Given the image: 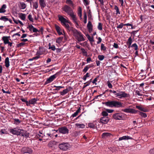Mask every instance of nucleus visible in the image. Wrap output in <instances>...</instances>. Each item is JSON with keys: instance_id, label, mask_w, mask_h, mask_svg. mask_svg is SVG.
Here are the masks:
<instances>
[{"instance_id": "1", "label": "nucleus", "mask_w": 154, "mask_h": 154, "mask_svg": "<svg viewBox=\"0 0 154 154\" xmlns=\"http://www.w3.org/2000/svg\"><path fill=\"white\" fill-rule=\"evenodd\" d=\"M103 104H105L106 106L110 107L118 108L120 107H123V103L121 102L115 101L111 100L108 101L104 102H103Z\"/></svg>"}, {"instance_id": "2", "label": "nucleus", "mask_w": 154, "mask_h": 154, "mask_svg": "<svg viewBox=\"0 0 154 154\" xmlns=\"http://www.w3.org/2000/svg\"><path fill=\"white\" fill-rule=\"evenodd\" d=\"M70 31L72 32L74 36L78 42H80L85 40V37L80 32L73 28Z\"/></svg>"}, {"instance_id": "3", "label": "nucleus", "mask_w": 154, "mask_h": 154, "mask_svg": "<svg viewBox=\"0 0 154 154\" xmlns=\"http://www.w3.org/2000/svg\"><path fill=\"white\" fill-rule=\"evenodd\" d=\"M112 93H113L116 97L119 99L123 98L130 97V95L129 94H127L125 91H120L119 90L115 91L113 90Z\"/></svg>"}, {"instance_id": "4", "label": "nucleus", "mask_w": 154, "mask_h": 154, "mask_svg": "<svg viewBox=\"0 0 154 154\" xmlns=\"http://www.w3.org/2000/svg\"><path fill=\"white\" fill-rule=\"evenodd\" d=\"M58 18L59 21H60L62 24L69 31H70L72 28L70 27L69 25L67 23H68V21L61 15H59Z\"/></svg>"}, {"instance_id": "5", "label": "nucleus", "mask_w": 154, "mask_h": 154, "mask_svg": "<svg viewBox=\"0 0 154 154\" xmlns=\"http://www.w3.org/2000/svg\"><path fill=\"white\" fill-rule=\"evenodd\" d=\"M125 114L121 112H117L112 115V117L113 119L116 120H123L125 118Z\"/></svg>"}, {"instance_id": "6", "label": "nucleus", "mask_w": 154, "mask_h": 154, "mask_svg": "<svg viewBox=\"0 0 154 154\" xmlns=\"http://www.w3.org/2000/svg\"><path fill=\"white\" fill-rule=\"evenodd\" d=\"M59 149L63 151H66L70 147V144L68 143L63 142L58 144Z\"/></svg>"}, {"instance_id": "7", "label": "nucleus", "mask_w": 154, "mask_h": 154, "mask_svg": "<svg viewBox=\"0 0 154 154\" xmlns=\"http://www.w3.org/2000/svg\"><path fill=\"white\" fill-rule=\"evenodd\" d=\"M59 74L60 72H57L55 74L50 76L49 78L47 79L46 81L45 82L44 84V85H46L47 84L51 82H52L54 81L57 77L59 75Z\"/></svg>"}, {"instance_id": "8", "label": "nucleus", "mask_w": 154, "mask_h": 154, "mask_svg": "<svg viewBox=\"0 0 154 154\" xmlns=\"http://www.w3.org/2000/svg\"><path fill=\"white\" fill-rule=\"evenodd\" d=\"M59 133L63 134H68L69 130L66 126L61 127L58 128Z\"/></svg>"}, {"instance_id": "9", "label": "nucleus", "mask_w": 154, "mask_h": 154, "mask_svg": "<svg viewBox=\"0 0 154 154\" xmlns=\"http://www.w3.org/2000/svg\"><path fill=\"white\" fill-rule=\"evenodd\" d=\"M63 11L65 12L68 15L73 12V11L72 8L69 6L66 5L62 8Z\"/></svg>"}, {"instance_id": "10", "label": "nucleus", "mask_w": 154, "mask_h": 154, "mask_svg": "<svg viewBox=\"0 0 154 154\" xmlns=\"http://www.w3.org/2000/svg\"><path fill=\"white\" fill-rule=\"evenodd\" d=\"M21 152L23 153L31 154L32 153L33 150L30 147H24L21 149Z\"/></svg>"}, {"instance_id": "11", "label": "nucleus", "mask_w": 154, "mask_h": 154, "mask_svg": "<svg viewBox=\"0 0 154 154\" xmlns=\"http://www.w3.org/2000/svg\"><path fill=\"white\" fill-rule=\"evenodd\" d=\"M122 111L127 113H137V111L135 109L130 108L123 109L122 110Z\"/></svg>"}, {"instance_id": "12", "label": "nucleus", "mask_w": 154, "mask_h": 154, "mask_svg": "<svg viewBox=\"0 0 154 154\" xmlns=\"http://www.w3.org/2000/svg\"><path fill=\"white\" fill-rule=\"evenodd\" d=\"M109 119H108V117H103L100 119L99 122L103 124H106L109 121Z\"/></svg>"}, {"instance_id": "13", "label": "nucleus", "mask_w": 154, "mask_h": 154, "mask_svg": "<svg viewBox=\"0 0 154 154\" xmlns=\"http://www.w3.org/2000/svg\"><path fill=\"white\" fill-rule=\"evenodd\" d=\"M20 130L21 131H20V135L22 137H24L26 138L29 137V134L26 131L23 130Z\"/></svg>"}, {"instance_id": "14", "label": "nucleus", "mask_w": 154, "mask_h": 154, "mask_svg": "<svg viewBox=\"0 0 154 154\" xmlns=\"http://www.w3.org/2000/svg\"><path fill=\"white\" fill-rule=\"evenodd\" d=\"M70 17H71L72 19L73 22L75 23L76 25L77 26H79V25L77 22V18L76 17V15L74 14V12L72 13L69 14Z\"/></svg>"}, {"instance_id": "15", "label": "nucleus", "mask_w": 154, "mask_h": 154, "mask_svg": "<svg viewBox=\"0 0 154 154\" xmlns=\"http://www.w3.org/2000/svg\"><path fill=\"white\" fill-rule=\"evenodd\" d=\"M19 129L17 130L12 129L10 130V132L13 134L20 135V131H21Z\"/></svg>"}, {"instance_id": "16", "label": "nucleus", "mask_w": 154, "mask_h": 154, "mask_svg": "<svg viewBox=\"0 0 154 154\" xmlns=\"http://www.w3.org/2000/svg\"><path fill=\"white\" fill-rule=\"evenodd\" d=\"M27 28L29 29V31L31 32L32 31L33 32H36L38 31V30L34 27L31 24L29 25Z\"/></svg>"}, {"instance_id": "17", "label": "nucleus", "mask_w": 154, "mask_h": 154, "mask_svg": "<svg viewBox=\"0 0 154 154\" xmlns=\"http://www.w3.org/2000/svg\"><path fill=\"white\" fill-rule=\"evenodd\" d=\"M39 3L42 9H43L46 6L45 0H39Z\"/></svg>"}, {"instance_id": "18", "label": "nucleus", "mask_w": 154, "mask_h": 154, "mask_svg": "<svg viewBox=\"0 0 154 154\" xmlns=\"http://www.w3.org/2000/svg\"><path fill=\"white\" fill-rule=\"evenodd\" d=\"M37 101V99L34 98L28 101V103L29 104V106H30V104L34 105L36 103Z\"/></svg>"}, {"instance_id": "19", "label": "nucleus", "mask_w": 154, "mask_h": 154, "mask_svg": "<svg viewBox=\"0 0 154 154\" xmlns=\"http://www.w3.org/2000/svg\"><path fill=\"white\" fill-rule=\"evenodd\" d=\"M123 26H132V24L129 23H127L126 24H123L122 23H121L120 24L117 26V28L118 29H121L122 28Z\"/></svg>"}, {"instance_id": "20", "label": "nucleus", "mask_w": 154, "mask_h": 154, "mask_svg": "<svg viewBox=\"0 0 154 154\" xmlns=\"http://www.w3.org/2000/svg\"><path fill=\"white\" fill-rule=\"evenodd\" d=\"M55 27L57 33L59 35H60L63 34L60 31H61V29L59 26L55 25Z\"/></svg>"}, {"instance_id": "21", "label": "nucleus", "mask_w": 154, "mask_h": 154, "mask_svg": "<svg viewBox=\"0 0 154 154\" xmlns=\"http://www.w3.org/2000/svg\"><path fill=\"white\" fill-rule=\"evenodd\" d=\"M111 135V134L107 132H104L101 135V137L103 139L105 138L108 137H110Z\"/></svg>"}, {"instance_id": "22", "label": "nucleus", "mask_w": 154, "mask_h": 154, "mask_svg": "<svg viewBox=\"0 0 154 154\" xmlns=\"http://www.w3.org/2000/svg\"><path fill=\"white\" fill-rule=\"evenodd\" d=\"M5 67L8 68L10 66V61H9V59L8 57H6L5 60Z\"/></svg>"}, {"instance_id": "23", "label": "nucleus", "mask_w": 154, "mask_h": 154, "mask_svg": "<svg viewBox=\"0 0 154 154\" xmlns=\"http://www.w3.org/2000/svg\"><path fill=\"white\" fill-rule=\"evenodd\" d=\"M7 8V6L5 4L3 5L1 8H0V13H4L6 12V10L5 9Z\"/></svg>"}, {"instance_id": "24", "label": "nucleus", "mask_w": 154, "mask_h": 154, "mask_svg": "<svg viewBox=\"0 0 154 154\" xmlns=\"http://www.w3.org/2000/svg\"><path fill=\"white\" fill-rule=\"evenodd\" d=\"M131 139H132L131 137L128 136H125L122 137H119V140L120 141L122 140H127Z\"/></svg>"}, {"instance_id": "25", "label": "nucleus", "mask_w": 154, "mask_h": 154, "mask_svg": "<svg viewBox=\"0 0 154 154\" xmlns=\"http://www.w3.org/2000/svg\"><path fill=\"white\" fill-rule=\"evenodd\" d=\"M2 39L4 41V43L5 44H8L9 42L8 37L7 36H4L2 38Z\"/></svg>"}, {"instance_id": "26", "label": "nucleus", "mask_w": 154, "mask_h": 154, "mask_svg": "<svg viewBox=\"0 0 154 154\" xmlns=\"http://www.w3.org/2000/svg\"><path fill=\"white\" fill-rule=\"evenodd\" d=\"M80 110L81 109L80 108H79L72 115L71 117H76L80 112Z\"/></svg>"}, {"instance_id": "27", "label": "nucleus", "mask_w": 154, "mask_h": 154, "mask_svg": "<svg viewBox=\"0 0 154 154\" xmlns=\"http://www.w3.org/2000/svg\"><path fill=\"white\" fill-rule=\"evenodd\" d=\"M78 16L79 17L82 19V10L81 7H79L78 9Z\"/></svg>"}, {"instance_id": "28", "label": "nucleus", "mask_w": 154, "mask_h": 154, "mask_svg": "<svg viewBox=\"0 0 154 154\" xmlns=\"http://www.w3.org/2000/svg\"><path fill=\"white\" fill-rule=\"evenodd\" d=\"M58 143L57 142L55 141H53L52 142H50L48 144V146L49 147H52V144L57 145Z\"/></svg>"}, {"instance_id": "29", "label": "nucleus", "mask_w": 154, "mask_h": 154, "mask_svg": "<svg viewBox=\"0 0 154 154\" xmlns=\"http://www.w3.org/2000/svg\"><path fill=\"white\" fill-rule=\"evenodd\" d=\"M75 126L79 128H83L85 127V125L83 124L76 123L75 124Z\"/></svg>"}, {"instance_id": "30", "label": "nucleus", "mask_w": 154, "mask_h": 154, "mask_svg": "<svg viewBox=\"0 0 154 154\" xmlns=\"http://www.w3.org/2000/svg\"><path fill=\"white\" fill-rule=\"evenodd\" d=\"M63 37H59L57 38V39H56V42L58 43V44H60L61 43V42H62V40L63 39Z\"/></svg>"}, {"instance_id": "31", "label": "nucleus", "mask_w": 154, "mask_h": 154, "mask_svg": "<svg viewBox=\"0 0 154 154\" xmlns=\"http://www.w3.org/2000/svg\"><path fill=\"white\" fill-rule=\"evenodd\" d=\"M20 100L22 101L25 102L27 106H29V104L28 103V101L27 100L26 98H21L20 99Z\"/></svg>"}, {"instance_id": "32", "label": "nucleus", "mask_w": 154, "mask_h": 154, "mask_svg": "<svg viewBox=\"0 0 154 154\" xmlns=\"http://www.w3.org/2000/svg\"><path fill=\"white\" fill-rule=\"evenodd\" d=\"M88 40L91 42H92L94 41V38L93 37H91L88 34L86 35Z\"/></svg>"}, {"instance_id": "33", "label": "nucleus", "mask_w": 154, "mask_h": 154, "mask_svg": "<svg viewBox=\"0 0 154 154\" xmlns=\"http://www.w3.org/2000/svg\"><path fill=\"white\" fill-rule=\"evenodd\" d=\"M68 92L67 89L64 90L60 92V94L62 96L64 95L65 94H67Z\"/></svg>"}, {"instance_id": "34", "label": "nucleus", "mask_w": 154, "mask_h": 154, "mask_svg": "<svg viewBox=\"0 0 154 154\" xmlns=\"http://www.w3.org/2000/svg\"><path fill=\"white\" fill-rule=\"evenodd\" d=\"M49 49H51L52 50L54 51L55 50V47L54 45H51L50 43L48 44Z\"/></svg>"}, {"instance_id": "35", "label": "nucleus", "mask_w": 154, "mask_h": 154, "mask_svg": "<svg viewBox=\"0 0 154 154\" xmlns=\"http://www.w3.org/2000/svg\"><path fill=\"white\" fill-rule=\"evenodd\" d=\"M20 8L21 9H24L26 7V5L23 2H20Z\"/></svg>"}, {"instance_id": "36", "label": "nucleus", "mask_w": 154, "mask_h": 154, "mask_svg": "<svg viewBox=\"0 0 154 154\" xmlns=\"http://www.w3.org/2000/svg\"><path fill=\"white\" fill-rule=\"evenodd\" d=\"M66 3L68 5H70L71 6L73 7L74 4L73 3L72 1L71 0H67L66 1Z\"/></svg>"}, {"instance_id": "37", "label": "nucleus", "mask_w": 154, "mask_h": 154, "mask_svg": "<svg viewBox=\"0 0 154 154\" xmlns=\"http://www.w3.org/2000/svg\"><path fill=\"white\" fill-rule=\"evenodd\" d=\"M0 20L4 21H6L9 20V19L6 16H2L0 18Z\"/></svg>"}, {"instance_id": "38", "label": "nucleus", "mask_w": 154, "mask_h": 154, "mask_svg": "<svg viewBox=\"0 0 154 154\" xmlns=\"http://www.w3.org/2000/svg\"><path fill=\"white\" fill-rule=\"evenodd\" d=\"M114 9L116 11V14H120V12L119 10L118 7L117 5H115Z\"/></svg>"}, {"instance_id": "39", "label": "nucleus", "mask_w": 154, "mask_h": 154, "mask_svg": "<svg viewBox=\"0 0 154 154\" xmlns=\"http://www.w3.org/2000/svg\"><path fill=\"white\" fill-rule=\"evenodd\" d=\"M25 14L23 13L20 14V17L23 20H24L26 19Z\"/></svg>"}, {"instance_id": "40", "label": "nucleus", "mask_w": 154, "mask_h": 154, "mask_svg": "<svg viewBox=\"0 0 154 154\" xmlns=\"http://www.w3.org/2000/svg\"><path fill=\"white\" fill-rule=\"evenodd\" d=\"M54 88H55L54 89V90L56 91H59L61 88H63L64 87L61 86H56L54 85Z\"/></svg>"}, {"instance_id": "41", "label": "nucleus", "mask_w": 154, "mask_h": 154, "mask_svg": "<svg viewBox=\"0 0 154 154\" xmlns=\"http://www.w3.org/2000/svg\"><path fill=\"white\" fill-rule=\"evenodd\" d=\"M81 50L82 51V53L83 56H88V54L87 52L85 50L84 48H81Z\"/></svg>"}, {"instance_id": "42", "label": "nucleus", "mask_w": 154, "mask_h": 154, "mask_svg": "<svg viewBox=\"0 0 154 154\" xmlns=\"http://www.w3.org/2000/svg\"><path fill=\"white\" fill-rule=\"evenodd\" d=\"M13 20L14 22L16 23V24H18V23H20L21 25L22 26H23V23L19 20H16L14 19V18H13Z\"/></svg>"}, {"instance_id": "43", "label": "nucleus", "mask_w": 154, "mask_h": 154, "mask_svg": "<svg viewBox=\"0 0 154 154\" xmlns=\"http://www.w3.org/2000/svg\"><path fill=\"white\" fill-rule=\"evenodd\" d=\"M14 123L16 125H18L20 123V121L19 119H14Z\"/></svg>"}, {"instance_id": "44", "label": "nucleus", "mask_w": 154, "mask_h": 154, "mask_svg": "<svg viewBox=\"0 0 154 154\" xmlns=\"http://www.w3.org/2000/svg\"><path fill=\"white\" fill-rule=\"evenodd\" d=\"M131 47L132 48H134V50H137L138 49V46L136 43L133 44L131 45Z\"/></svg>"}, {"instance_id": "45", "label": "nucleus", "mask_w": 154, "mask_h": 154, "mask_svg": "<svg viewBox=\"0 0 154 154\" xmlns=\"http://www.w3.org/2000/svg\"><path fill=\"white\" fill-rule=\"evenodd\" d=\"M0 134H7V131L5 129H2L0 131Z\"/></svg>"}, {"instance_id": "46", "label": "nucleus", "mask_w": 154, "mask_h": 154, "mask_svg": "<svg viewBox=\"0 0 154 154\" xmlns=\"http://www.w3.org/2000/svg\"><path fill=\"white\" fill-rule=\"evenodd\" d=\"M97 28L100 31L102 30V23H98Z\"/></svg>"}, {"instance_id": "47", "label": "nucleus", "mask_w": 154, "mask_h": 154, "mask_svg": "<svg viewBox=\"0 0 154 154\" xmlns=\"http://www.w3.org/2000/svg\"><path fill=\"white\" fill-rule=\"evenodd\" d=\"M90 76V74H89V73L87 72L86 73V75L83 76V79L85 81L86 80V78L87 77H89Z\"/></svg>"}, {"instance_id": "48", "label": "nucleus", "mask_w": 154, "mask_h": 154, "mask_svg": "<svg viewBox=\"0 0 154 154\" xmlns=\"http://www.w3.org/2000/svg\"><path fill=\"white\" fill-rule=\"evenodd\" d=\"M106 48L104 46V44L103 43L101 44V50L103 51H106Z\"/></svg>"}, {"instance_id": "49", "label": "nucleus", "mask_w": 154, "mask_h": 154, "mask_svg": "<svg viewBox=\"0 0 154 154\" xmlns=\"http://www.w3.org/2000/svg\"><path fill=\"white\" fill-rule=\"evenodd\" d=\"M33 6L35 9H36L38 7V2H33Z\"/></svg>"}, {"instance_id": "50", "label": "nucleus", "mask_w": 154, "mask_h": 154, "mask_svg": "<svg viewBox=\"0 0 154 154\" xmlns=\"http://www.w3.org/2000/svg\"><path fill=\"white\" fill-rule=\"evenodd\" d=\"M101 114L104 117H106L108 115V113L106 111H103L102 112Z\"/></svg>"}, {"instance_id": "51", "label": "nucleus", "mask_w": 154, "mask_h": 154, "mask_svg": "<svg viewBox=\"0 0 154 154\" xmlns=\"http://www.w3.org/2000/svg\"><path fill=\"white\" fill-rule=\"evenodd\" d=\"M139 115L143 118H146L147 117L146 114L145 113L143 112H140Z\"/></svg>"}, {"instance_id": "52", "label": "nucleus", "mask_w": 154, "mask_h": 154, "mask_svg": "<svg viewBox=\"0 0 154 154\" xmlns=\"http://www.w3.org/2000/svg\"><path fill=\"white\" fill-rule=\"evenodd\" d=\"M88 126L91 128H94L95 126L94 124L92 123H90L88 124Z\"/></svg>"}, {"instance_id": "53", "label": "nucleus", "mask_w": 154, "mask_h": 154, "mask_svg": "<svg viewBox=\"0 0 154 154\" xmlns=\"http://www.w3.org/2000/svg\"><path fill=\"white\" fill-rule=\"evenodd\" d=\"M93 27V26L91 22L90 21H89L88 22V24L87 25V28H88L89 27Z\"/></svg>"}, {"instance_id": "54", "label": "nucleus", "mask_w": 154, "mask_h": 154, "mask_svg": "<svg viewBox=\"0 0 154 154\" xmlns=\"http://www.w3.org/2000/svg\"><path fill=\"white\" fill-rule=\"evenodd\" d=\"M132 41L131 37H130L128 39V41L127 42V44H131Z\"/></svg>"}, {"instance_id": "55", "label": "nucleus", "mask_w": 154, "mask_h": 154, "mask_svg": "<svg viewBox=\"0 0 154 154\" xmlns=\"http://www.w3.org/2000/svg\"><path fill=\"white\" fill-rule=\"evenodd\" d=\"M98 58L100 60H102L104 58V56L103 55H99Z\"/></svg>"}, {"instance_id": "56", "label": "nucleus", "mask_w": 154, "mask_h": 154, "mask_svg": "<svg viewBox=\"0 0 154 154\" xmlns=\"http://www.w3.org/2000/svg\"><path fill=\"white\" fill-rule=\"evenodd\" d=\"M28 18L29 20L31 22H33V20L32 18V15L31 14H29L28 16Z\"/></svg>"}, {"instance_id": "57", "label": "nucleus", "mask_w": 154, "mask_h": 154, "mask_svg": "<svg viewBox=\"0 0 154 154\" xmlns=\"http://www.w3.org/2000/svg\"><path fill=\"white\" fill-rule=\"evenodd\" d=\"M84 23L85 24L87 22V16L85 13L84 14Z\"/></svg>"}, {"instance_id": "58", "label": "nucleus", "mask_w": 154, "mask_h": 154, "mask_svg": "<svg viewBox=\"0 0 154 154\" xmlns=\"http://www.w3.org/2000/svg\"><path fill=\"white\" fill-rule=\"evenodd\" d=\"M99 76H98L94 79V80L92 82V83L93 84H95L96 85H97V83H96V82L97 81V79L99 78Z\"/></svg>"}, {"instance_id": "59", "label": "nucleus", "mask_w": 154, "mask_h": 154, "mask_svg": "<svg viewBox=\"0 0 154 154\" xmlns=\"http://www.w3.org/2000/svg\"><path fill=\"white\" fill-rule=\"evenodd\" d=\"M107 85L109 88H112V85L109 82V81H108V82H107Z\"/></svg>"}, {"instance_id": "60", "label": "nucleus", "mask_w": 154, "mask_h": 154, "mask_svg": "<svg viewBox=\"0 0 154 154\" xmlns=\"http://www.w3.org/2000/svg\"><path fill=\"white\" fill-rule=\"evenodd\" d=\"M88 69H89L88 68V67L87 66H86L83 69L82 71H83V72H84L85 73L88 71Z\"/></svg>"}, {"instance_id": "61", "label": "nucleus", "mask_w": 154, "mask_h": 154, "mask_svg": "<svg viewBox=\"0 0 154 154\" xmlns=\"http://www.w3.org/2000/svg\"><path fill=\"white\" fill-rule=\"evenodd\" d=\"M83 2L85 5H87L89 4V2L88 0H83Z\"/></svg>"}, {"instance_id": "62", "label": "nucleus", "mask_w": 154, "mask_h": 154, "mask_svg": "<svg viewBox=\"0 0 154 154\" xmlns=\"http://www.w3.org/2000/svg\"><path fill=\"white\" fill-rule=\"evenodd\" d=\"M25 43H20L17 45V47H20L22 46L23 45H25Z\"/></svg>"}, {"instance_id": "63", "label": "nucleus", "mask_w": 154, "mask_h": 154, "mask_svg": "<svg viewBox=\"0 0 154 154\" xmlns=\"http://www.w3.org/2000/svg\"><path fill=\"white\" fill-rule=\"evenodd\" d=\"M135 93L136 94H137V95L140 96H142V94L140 93V91L138 90H136L135 91Z\"/></svg>"}, {"instance_id": "64", "label": "nucleus", "mask_w": 154, "mask_h": 154, "mask_svg": "<svg viewBox=\"0 0 154 154\" xmlns=\"http://www.w3.org/2000/svg\"><path fill=\"white\" fill-rule=\"evenodd\" d=\"M149 152L150 154H154V148L150 150Z\"/></svg>"}]
</instances>
